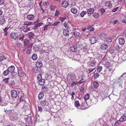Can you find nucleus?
<instances>
[{"label":"nucleus","instance_id":"nucleus-18","mask_svg":"<svg viewBox=\"0 0 126 126\" xmlns=\"http://www.w3.org/2000/svg\"><path fill=\"white\" fill-rule=\"evenodd\" d=\"M6 59V57H5L3 54L0 55V62H2V61Z\"/></svg>","mask_w":126,"mask_h":126},{"label":"nucleus","instance_id":"nucleus-30","mask_svg":"<svg viewBox=\"0 0 126 126\" xmlns=\"http://www.w3.org/2000/svg\"><path fill=\"white\" fill-rule=\"evenodd\" d=\"M18 75L20 79L22 78L24 76V74L23 73L20 72V71H19Z\"/></svg>","mask_w":126,"mask_h":126},{"label":"nucleus","instance_id":"nucleus-55","mask_svg":"<svg viewBox=\"0 0 126 126\" xmlns=\"http://www.w3.org/2000/svg\"><path fill=\"white\" fill-rule=\"evenodd\" d=\"M59 23H60L59 21L56 22H55L53 23L52 24V25L53 26H57L58 25Z\"/></svg>","mask_w":126,"mask_h":126},{"label":"nucleus","instance_id":"nucleus-7","mask_svg":"<svg viewBox=\"0 0 126 126\" xmlns=\"http://www.w3.org/2000/svg\"><path fill=\"white\" fill-rule=\"evenodd\" d=\"M62 5L63 7L66 8L68 6L69 3L66 1L64 0L62 2Z\"/></svg>","mask_w":126,"mask_h":126},{"label":"nucleus","instance_id":"nucleus-45","mask_svg":"<svg viewBox=\"0 0 126 126\" xmlns=\"http://www.w3.org/2000/svg\"><path fill=\"white\" fill-rule=\"evenodd\" d=\"M109 62L107 61H103V63H104V65L105 66H108L107 65H109Z\"/></svg>","mask_w":126,"mask_h":126},{"label":"nucleus","instance_id":"nucleus-54","mask_svg":"<svg viewBox=\"0 0 126 126\" xmlns=\"http://www.w3.org/2000/svg\"><path fill=\"white\" fill-rule=\"evenodd\" d=\"M99 76V74L98 73H96L94 75V77L95 79H96Z\"/></svg>","mask_w":126,"mask_h":126},{"label":"nucleus","instance_id":"nucleus-8","mask_svg":"<svg viewBox=\"0 0 126 126\" xmlns=\"http://www.w3.org/2000/svg\"><path fill=\"white\" fill-rule=\"evenodd\" d=\"M27 18L28 20H32L34 19L35 16L33 15L32 14L28 15L27 16Z\"/></svg>","mask_w":126,"mask_h":126},{"label":"nucleus","instance_id":"nucleus-59","mask_svg":"<svg viewBox=\"0 0 126 126\" xmlns=\"http://www.w3.org/2000/svg\"><path fill=\"white\" fill-rule=\"evenodd\" d=\"M48 26V25H45L44 26V31L47 30V27Z\"/></svg>","mask_w":126,"mask_h":126},{"label":"nucleus","instance_id":"nucleus-39","mask_svg":"<svg viewBox=\"0 0 126 126\" xmlns=\"http://www.w3.org/2000/svg\"><path fill=\"white\" fill-rule=\"evenodd\" d=\"M24 94H22V95L21 97L20 98V102H21V101H25V98L24 97Z\"/></svg>","mask_w":126,"mask_h":126},{"label":"nucleus","instance_id":"nucleus-4","mask_svg":"<svg viewBox=\"0 0 126 126\" xmlns=\"http://www.w3.org/2000/svg\"><path fill=\"white\" fill-rule=\"evenodd\" d=\"M105 1L104 2L105 3V5L106 6L108 7V8H110L112 7V5L111 3V1Z\"/></svg>","mask_w":126,"mask_h":126},{"label":"nucleus","instance_id":"nucleus-44","mask_svg":"<svg viewBox=\"0 0 126 126\" xmlns=\"http://www.w3.org/2000/svg\"><path fill=\"white\" fill-rule=\"evenodd\" d=\"M106 36V35H105ZM104 43H108V42H109V41H108V38H107V37L106 36L104 38Z\"/></svg>","mask_w":126,"mask_h":126},{"label":"nucleus","instance_id":"nucleus-34","mask_svg":"<svg viewBox=\"0 0 126 126\" xmlns=\"http://www.w3.org/2000/svg\"><path fill=\"white\" fill-rule=\"evenodd\" d=\"M26 120L27 123L29 124H30L31 123V117H27Z\"/></svg>","mask_w":126,"mask_h":126},{"label":"nucleus","instance_id":"nucleus-56","mask_svg":"<svg viewBox=\"0 0 126 126\" xmlns=\"http://www.w3.org/2000/svg\"><path fill=\"white\" fill-rule=\"evenodd\" d=\"M18 39H17V41L16 42V44L17 46H19L20 45V43L18 41Z\"/></svg>","mask_w":126,"mask_h":126},{"label":"nucleus","instance_id":"nucleus-19","mask_svg":"<svg viewBox=\"0 0 126 126\" xmlns=\"http://www.w3.org/2000/svg\"><path fill=\"white\" fill-rule=\"evenodd\" d=\"M39 83L41 85H43L45 83V79H39Z\"/></svg>","mask_w":126,"mask_h":126},{"label":"nucleus","instance_id":"nucleus-20","mask_svg":"<svg viewBox=\"0 0 126 126\" xmlns=\"http://www.w3.org/2000/svg\"><path fill=\"white\" fill-rule=\"evenodd\" d=\"M71 12L74 14H76L77 13L78 11L77 9L75 8H72L71 9Z\"/></svg>","mask_w":126,"mask_h":126},{"label":"nucleus","instance_id":"nucleus-41","mask_svg":"<svg viewBox=\"0 0 126 126\" xmlns=\"http://www.w3.org/2000/svg\"><path fill=\"white\" fill-rule=\"evenodd\" d=\"M32 22L30 21L29 22H24V24L27 26L29 25L32 24Z\"/></svg>","mask_w":126,"mask_h":126},{"label":"nucleus","instance_id":"nucleus-12","mask_svg":"<svg viewBox=\"0 0 126 126\" xmlns=\"http://www.w3.org/2000/svg\"><path fill=\"white\" fill-rule=\"evenodd\" d=\"M119 44L122 45H123L125 42L124 39L122 37H120L119 38Z\"/></svg>","mask_w":126,"mask_h":126},{"label":"nucleus","instance_id":"nucleus-10","mask_svg":"<svg viewBox=\"0 0 126 126\" xmlns=\"http://www.w3.org/2000/svg\"><path fill=\"white\" fill-rule=\"evenodd\" d=\"M104 71L106 72L107 71V72H109V74L110 75H109V76H108V77H107L106 76H105V78H108V79H109V78H110V76L111 75V74L112 72L111 71H112V70L111 69H110L109 68H107L106 70H105Z\"/></svg>","mask_w":126,"mask_h":126},{"label":"nucleus","instance_id":"nucleus-35","mask_svg":"<svg viewBox=\"0 0 126 126\" xmlns=\"http://www.w3.org/2000/svg\"><path fill=\"white\" fill-rule=\"evenodd\" d=\"M64 25L65 28L68 29L70 28L69 24L67 22H65L64 24Z\"/></svg>","mask_w":126,"mask_h":126},{"label":"nucleus","instance_id":"nucleus-32","mask_svg":"<svg viewBox=\"0 0 126 126\" xmlns=\"http://www.w3.org/2000/svg\"><path fill=\"white\" fill-rule=\"evenodd\" d=\"M60 20L62 22L64 21L66 19V17H60L59 18Z\"/></svg>","mask_w":126,"mask_h":126},{"label":"nucleus","instance_id":"nucleus-22","mask_svg":"<svg viewBox=\"0 0 126 126\" xmlns=\"http://www.w3.org/2000/svg\"><path fill=\"white\" fill-rule=\"evenodd\" d=\"M22 28L23 30V31L25 32H27L30 30L29 28L27 27L23 26Z\"/></svg>","mask_w":126,"mask_h":126},{"label":"nucleus","instance_id":"nucleus-1","mask_svg":"<svg viewBox=\"0 0 126 126\" xmlns=\"http://www.w3.org/2000/svg\"><path fill=\"white\" fill-rule=\"evenodd\" d=\"M74 105L78 109L81 110H84L87 108V107L86 106V104L83 102V100L80 99L75 101Z\"/></svg>","mask_w":126,"mask_h":126},{"label":"nucleus","instance_id":"nucleus-25","mask_svg":"<svg viewBox=\"0 0 126 126\" xmlns=\"http://www.w3.org/2000/svg\"><path fill=\"white\" fill-rule=\"evenodd\" d=\"M126 120V117L125 116H123L120 118L119 119V121L121 122H123Z\"/></svg>","mask_w":126,"mask_h":126},{"label":"nucleus","instance_id":"nucleus-42","mask_svg":"<svg viewBox=\"0 0 126 126\" xmlns=\"http://www.w3.org/2000/svg\"><path fill=\"white\" fill-rule=\"evenodd\" d=\"M5 20L4 19H2L0 20V24L2 25L5 23Z\"/></svg>","mask_w":126,"mask_h":126},{"label":"nucleus","instance_id":"nucleus-27","mask_svg":"<svg viewBox=\"0 0 126 126\" xmlns=\"http://www.w3.org/2000/svg\"><path fill=\"white\" fill-rule=\"evenodd\" d=\"M32 59L33 60H36L37 58V55L36 54H33L32 56Z\"/></svg>","mask_w":126,"mask_h":126},{"label":"nucleus","instance_id":"nucleus-15","mask_svg":"<svg viewBox=\"0 0 126 126\" xmlns=\"http://www.w3.org/2000/svg\"><path fill=\"white\" fill-rule=\"evenodd\" d=\"M36 65L37 67L40 68L43 66L42 62L40 61H38L36 62Z\"/></svg>","mask_w":126,"mask_h":126},{"label":"nucleus","instance_id":"nucleus-28","mask_svg":"<svg viewBox=\"0 0 126 126\" xmlns=\"http://www.w3.org/2000/svg\"><path fill=\"white\" fill-rule=\"evenodd\" d=\"M47 103V101L46 100H43L40 102V104L41 105L44 106L46 105Z\"/></svg>","mask_w":126,"mask_h":126},{"label":"nucleus","instance_id":"nucleus-9","mask_svg":"<svg viewBox=\"0 0 126 126\" xmlns=\"http://www.w3.org/2000/svg\"><path fill=\"white\" fill-rule=\"evenodd\" d=\"M9 78H6L5 79H14L16 78V74L15 72H13L11 73L10 75H9Z\"/></svg>","mask_w":126,"mask_h":126},{"label":"nucleus","instance_id":"nucleus-40","mask_svg":"<svg viewBox=\"0 0 126 126\" xmlns=\"http://www.w3.org/2000/svg\"><path fill=\"white\" fill-rule=\"evenodd\" d=\"M9 71L7 69L4 71L3 72V74L5 76H7L9 74Z\"/></svg>","mask_w":126,"mask_h":126},{"label":"nucleus","instance_id":"nucleus-63","mask_svg":"<svg viewBox=\"0 0 126 126\" xmlns=\"http://www.w3.org/2000/svg\"><path fill=\"white\" fill-rule=\"evenodd\" d=\"M4 0H0V5L4 4Z\"/></svg>","mask_w":126,"mask_h":126},{"label":"nucleus","instance_id":"nucleus-11","mask_svg":"<svg viewBox=\"0 0 126 126\" xmlns=\"http://www.w3.org/2000/svg\"><path fill=\"white\" fill-rule=\"evenodd\" d=\"M94 9L93 8H90L88 9L87 12L88 16L89 17L94 12Z\"/></svg>","mask_w":126,"mask_h":126},{"label":"nucleus","instance_id":"nucleus-37","mask_svg":"<svg viewBox=\"0 0 126 126\" xmlns=\"http://www.w3.org/2000/svg\"><path fill=\"white\" fill-rule=\"evenodd\" d=\"M61 15V13L59 11L57 10L56 11L55 13V16L56 17H58V16Z\"/></svg>","mask_w":126,"mask_h":126},{"label":"nucleus","instance_id":"nucleus-48","mask_svg":"<svg viewBox=\"0 0 126 126\" xmlns=\"http://www.w3.org/2000/svg\"><path fill=\"white\" fill-rule=\"evenodd\" d=\"M88 47L87 45H86L84 46L83 48V49L85 51H87L88 50Z\"/></svg>","mask_w":126,"mask_h":126},{"label":"nucleus","instance_id":"nucleus-26","mask_svg":"<svg viewBox=\"0 0 126 126\" xmlns=\"http://www.w3.org/2000/svg\"><path fill=\"white\" fill-rule=\"evenodd\" d=\"M48 88L45 85L43 86L42 87V91L44 92H46L47 91Z\"/></svg>","mask_w":126,"mask_h":126},{"label":"nucleus","instance_id":"nucleus-2","mask_svg":"<svg viewBox=\"0 0 126 126\" xmlns=\"http://www.w3.org/2000/svg\"><path fill=\"white\" fill-rule=\"evenodd\" d=\"M11 37L12 39H16L18 37V34L17 33L12 32L11 34Z\"/></svg>","mask_w":126,"mask_h":126},{"label":"nucleus","instance_id":"nucleus-24","mask_svg":"<svg viewBox=\"0 0 126 126\" xmlns=\"http://www.w3.org/2000/svg\"><path fill=\"white\" fill-rule=\"evenodd\" d=\"M44 96V94L42 92H40L38 96V99L39 100L42 99Z\"/></svg>","mask_w":126,"mask_h":126},{"label":"nucleus","instance_id":"nucleus-5","mask_svg":"<svg viewBox=\"0 0 126 126\" xmlns=\"http://www.w3.org/2000/svg\"><path fill=\"white\" fill-rule=\"evenodd\" d=\"M11 96L14 98H16L17 96V91L15 90H13L11 91Z\"/></svg>","mask_w":126,"mask_h":126},{"label":"nucleus","instance_id":"nucleus-13","mask_svg":"<svg viewBox=\"0 0 126 126\" xmlns=\"http://www.w3.org/2000/svg\"><path fill=\"white\" fill-rule=\"evenodd\" d=\"M63 33L65 36H68L69 34V32L67 29H65L63 30Z\"/></svg>","mask_w":126,"mask_h":126},{"label":"nucleus","instance_id":"nucleus-53","mask_svg":"<svg viewBox=\"0 0 126 126\" xmlns=\"http://www.w3.org/2000/svg\"><path fill=\"white\" fill-rule=\"evenodd\" d=\"M38 111L41 112L42 111V107L41 106H38Z\"/></svg>","mask_w":126,"mask_h":126},{"label":"nucleus","instance_id":"nucleus-49","mask_svg":"<svg viewBox=\"0 0 126 126\" xmlns=\"http://www.w3.org/2000/svg\"><path fill=\"white\" fill-rule=\"evenodd\" d=\"M102 69V67L101 66H99L97 68V71L98 72L101 71Z\"/></svg>","mask_w":126,"mask_h":126},{"label":"nucleus","instance_id":"nucleus-51","mask_svg":"<svg viewBox=\"0 0 126 126\" xmlns=\"http://www.w3.org/2000/svg\"><path fill=\"white\" fill-rule=\"evenodd\" d=\"M47 22L49 24H50L52 22V20L50 18H48L47 20Z\"/></svg>","mask_w":126,"mask_h":126},{"label":"nucleus","instance_id":"nucleus-3","mask_svg":"<svg viewBox=\"0 0 126 126\" xmlns=\"http://www.w3.org/2000/svg\"><path fill=\"white\" fill-rule=\"evenodd\" d=\"M91 44H93L95 43L97 41L96 38L94 36L90 37L89 38Z\"/></svg>","mask_w":126,"mask_h":126},{"label":"nucleus","instance_id":"nucleus-29","mask_svg":"<svg viewBox=\"0 0 126 126\" xmlns=\"http://www.w3.org/2000/svg\"><path fill=\"white\" fill-rule=\"evenodd\" d=\"M87 12L85 11H82L80 14V15L81 17H83L87 14Z\"/></svg>","mask_w":126,"mask_h":126},{"label":"nucleus","instance_id":"nucleus-62","mask_svg":"<svg viewBox=\"0 0 126 126\" xmlns=\"http://www.w3.org/2000/svg\"><path fill=\"white\" fill-rule=\"evenodd\" d=\"M118 9V7H116L115 8H114L112 10V12H115Z\"/></svg>","mask_w":126,"mask_h":126},{"label":"nucleus","instance_id":"nucleus-33","mask_svg":"<svg viewBox=\"0 0 126 126\" xmlns=\"http://www.w3.org/2000/svg\"><path fill=\"white\" fill-rule=\"evenodd\" d=\"M93 86L94 87L96 88L99 86V84L97 81H94L93 83Z\"/></svg>","mask_w":126,"mask_h":126},{"label":"nucleus","instance_id":"nucleus-47","mask_svg":"<svg viewBox=\"0 0 126 126\" xmlns=\"http://www.w3.org/2000/svg\"><path fill=\"white\" fill-rule=\"evenodd\" d=\"M108 46L107 45L105 44H103V49L105 50L107 48Z\"/></svg>","mask_w":126,"mask_h":126},{"label":"nucleus","instance_id":"nucleus-6","mask_svg":"<svg viewBox=\"0 0 126 126\" xmlns=\"http://www.w3.org/2000/svg\"><path fill=\"white\" fill-rule=\"evenodd\" d=\"M70 50L71 51L75 52L78 50L77 47L76 46H73L70 47Z\"/></svg>","mask_w":126,"mask_h":126},{"label":"nucleus","instance_id":"nucleus-60","mask_svg":"<svg viewBox=\"0 0 126 126\" xmlns=\"http://www.w3.org/2000/svg\"><path fill=\"white\" fill-rule=\"evenodd\" d=\"M4 31V37H7L8 35V32L7 31Z\"/></svg>","mask_w":126,"mask_h":126},{"label":"nucleus","instance_id":"nucleus-16","mask_svg":"<svg viewBox=\"0 0 126 126\" xmlns=\"http://www.w3.org/2000/svg\"><path fill=\"white\" fill-rule=\"evenodd\" d=\"M83 79H81L80 81H79V82H78L77 81H73V80L72 81H73L72 82V85H73L74 84H79V85L80 84L84 82V81H83Z\"/></svg>","mask_w":126,"mask_h":126},{"label":"nucleus","instance_id":"nucleus-31","mask_svg":"<svg viewBox=\"0 0 126 126\" xmlns=\"http://www.w3.org/2000/svg\"><path fill=\"white\" fill-rule=\"evenodd\" d=\"M89 93L86 94L84 95V99L85 100H87L89 99Z\"/></svg>","mask_w":126,"mask_h":126},{"label":"nucleus","instance_id":"nucleus-61","mask_svg":"<svg viewBox=\"0 0 126 126\" xmlns=\"http://www.w3.org/2000/svg\"><path fill=\"white\" fill-rule=\"evenodd\" d=\"M43 23H38L36 24V26L37 27H39L40 26H41Z\"/></svg>","mask_w":126,"mask_h":126},{"label":"nucleus","instance_id":"nucleus-57","mask_svg":"<svg viewBox=\"0 0 126 126\" xmlns=\"http://www.w3.org/2000/svg\"><path fill=\"white\" fill-rule=\"evenodd\" d=\"M42 75L41 74H38L37 76V79H42Z\"/></svg>","mask_w":126,"mask_h":126},{"label":"nucleus","instance_id":"nucleus-38","mask_svg":"<svg viewBox=\"0 0 126 126\" xmlns=\"http://www.w3.org/2000/svg\"><path fill=\"white\" fill-rule=\"evenodd\" d=\"M24 46H26L29 42V40L27 39H25L24 41Z\"/></svg>","mask_w":126,"mask_h":126},{"label":"nucleus","instance_id":"nucleus-36","mask_svg":"<svg viewBox=\"0 0 126 126\" xmlns=\"http://www.w3.org/2000/svg\"><path fill=\"white\" fill-rule=\"evenodd\" d=\"M120 122L119 120H117L116 121L114 124V126H119L121 123Z\"/></svg>","mask_w":126,"mask_h":126},{"label":"nucleus","instance_id":"nucleus-17","mask_svg":"<svg viewBox=\"0 0 126 126\" xmlns=\"http://www.w3.org/2000/svg\"><path fill=\"white\" fill-rule=\"evenodd\" d=\"M15 67L13 65H12L10 67H9L8 69L9 71L11 73H13L14 71Z\"/></svg>","mask_w":126,"mask_h":126},{"label":"nucleus","instance_id":"nucleus-46","mask_svg":"<svg viewBox=\"0 0 126 126\" xmlns=\"http://www.w3.org/2000/svg\"><path fill=\"white\" fill-rule=\"evenodd\" d=\"M25 103V101H23L21 102H20V105L23 107L24 106Z\"/></svg>","mask_w":126,"mask_h":126},{"label":"nucleus","instance_id":"nucleus-43","mask_svg":"<svg viewBox=\"0 0 126 126\" xmlns=\"http://www.w3.org/2000/svg\"><path fill=\"white\" fill-rule=\"evenodd\" d=\"M93 16L95 18H97L98 17L99 15L97 13H94L93 15Z\"/></svg>","mask_w":126,"mask_h":126},{"label":"nucleus","instance_id":"nucleus-21","mask_svg":"<svg viewBox=\"0 0 126 126\" xmlns=\"http://www.w3.org/2000/svg\"><path fill=\"white\" fill-rule=\"evenodd\" d=\"M38 67H34L32 68V71L33 72H34L35 73H36L38 72L39 70H38Z\"/></svg>","mask_w":126,"mask_h":126},{"label":"nucleus","instance_id":"nucleus-52","mask_svg":"<svg viewBox=\"0 0 126 126\" xmlns=\"http://www.w3.org/2000/svg\"><path fill=\"white\" fill-rule=\"evenodd\" d=\"M72 96L71 99L72 100L74 99V95H75V92H72L71 94H70Z\"/></svg>","mask_w":126,"mask_h":126},{"label":"nucleus","instance_id":"nucleus-23","mask_svg":"<svg viewBox=\"0 0 126 126\" xmlns=\"http://www.w3.org/2000/svg\"><path fill=\"white\" fill-rule=\"evenodd\" d=\"M28 33L29 35V38L30 39H32L35 36L34 34L32 32H29Z\"/></svg>","mask_w":126,"mask_h":126},{"label":"nucleus","instance_id":"nucleus-14","mask_svg":"<svg viewBox=\"0 0 126 126\" xmlns=\"http://www.w3.org/2000/svg\"><path fill=\"white\" fill-rule=\"evenodd\" d=\"M97 63L94 60L91 61L89 64V66H93L95 67L96 66Z\"/></svg>","mask_w":126,"mask_h":126},{"label":"nucleus","instance_id":"nucleus-58","mask_svg":"<svg viewBox=\"0 0 126 126\" xmlns=\"http://www.w3.org/2000/svg\"><path fill=\"white\" fill-rule=\"evenodd\" d=\"M31 52V50L30 49H28L26 51V53L28 54H30Z\"/></svg>","mask_w":126,"mask_h":126},{"label":"nucleus","instance_id":"nucleus-64","mask_svg":"<svg viewBox=\"0 0 126 126\" xmlns=\"http://www.w3.org/2000/svg\"><path fill=\"white\" fill-rule=\"evenodd\" d=\"M76 35L79 37H80L81 35L80 33L79 32H77L76 33Z\"/></svg>","mask_w":126,"mask_h":126},{"label":"nucleus","instance_id":"nucleus-50","mask_svg":"<svg viewBox=\"0 0 126 126\" xmlns=\"http://www.w3.org/2000/svg\"><path fill=\"white\" fill-rule=\"evenodd\" d=\"M120 78H123L124 79H126V73H124V74L122 75Z\"/></svg>","mask_w":126,"mask_h":126}]
</instances>
